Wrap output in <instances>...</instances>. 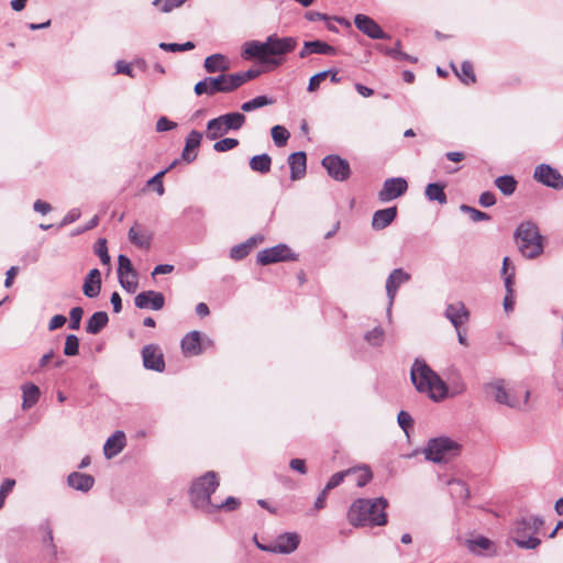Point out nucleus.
Segmentation results:
<instances>
[{"label":"nucleus","instance_id":"obj_51","mask_svg":"<svg viewBox=\"0 0 563 563\" xmlns=\"http://www.w3.org/2000/svg\"><path fill=\"white\" fill-rule=\"evenodd\" d=\"M176 164V162H174L168 168H166L165 170H162L159 173H157L152 179L148 180L147 185L148 186H154L155 190L157 191V194L159 196H162L165 191L164 189V186H163V176L172 168L174 167Z\"/></svg>","mask_w":563,"mask_h":563},{"label":"nucleus","instance_id":"obj_37","mask_svg":"<svg viewBox=\"0 0 563 563\" xmlns=\"http://www.w3.org/2000/svg\"><path fill=\"white\" fill-rule=\"evenodd\" d=\"M496 187L506 196H510L517 188V180L512 176H500L495 180Z\"/></svg>","mask_w":563,"mask_h":563},{"label":"nucleus","instance_id":"obj_48","mask_svg":"<svg viewBox=\"0 0 563 563\" xmlns=\"http://www.w3.org/2000/svg\"><path fill=\"white\" fill-rule=\"evenodd\" d=\"M461 210L463 212L467 213L470 216V218L472 219V221H474V222L490 220V217H489L488 213L483 212L481 210H477V209H475L473 207H470V206H466V205H462L461 206Z\"/></svg>","mask_w":563,"mask_h":563},{"label":"nucleus","instance_id":"obj_56","mask_svg":"<svg viewBox=\"0 0 563 563\" xmlns=\"http://www.w3.org/2000/svg\"><path fill=\"white\" fill-rule=\"evenodd\" d=\"M118 263V276H121L126 273H135L132 267L131 261L125 255H119Z\"/></svg>","mask_w":563,"mask_h":563},{"label":"nucleus","instance_id":"obj_3","mask_svg":"<svg viewBox=\"0 0 563 563\" xmlns=\"http://www.w3.org/2000/svg\"><path fill=\"white\" fill-rule=\"evenodd\" d=\"M411 382L418 391L426 393L434 401L446 397L448 387L445 383L423 361L417 360L413 363Z\"/></svg>","mask_w":563,"mask_h":563},{"label":"nucleus","instance_id":"obj_12","mask_svg":"<svg viewBox=\"0 0 563 563\" xmlns=\"http://www.w3.org/2000/svg\"><path fill=\"white\" fill-rule=\"evenodd\" d=\"M300 542V538L295 532H287L284 534H280L272 544L271 547H263L262 544L257 543V547L262 550L275 552V553H285L289 554L294 552Z\"/></svg>","mask_w":563,"mask_h":563},{"label":"nucleus","instance_id":"obj_2","mask_svg":"<svg viewBox=\"0 0 563 563\" xmlns=\"http://www.w3.org/2000/svg\"><path fill=\"white\" fill-rule=\"evenodd\" d=\"M387 507L388 501L384 497L358 498L349 507L346 518L349 523L355 528L383 527L388 522Z\"/></svg>","mask_w":563,"mask_h":563},{"label":"nucleus","instance_id":"obj_46","mask_svg":"<svg viewBox=\"0 0 563 563\" xmlns=\"http://www.w3.org/2000/svg\"><path fill=\"white\" fill-rule=\"evenodd\" d=\"M240 507V500L235 497H228L223 503L214 504L211 506V512L217 510L233 511Z\"/></svg>","mask_w":563,"mask_h":563},{"label":"nucleus","instance_id":"obj_5","mask_svg":"<svg viewBox=\"0 0 563 563\" xmlns=\"http://www.w3.org/2000/svg\"><path fill=\"white\" fill-rule=\"evenodd\" d=\"M219 486V479L214 472H207L199 477L191 486L190 499L196 508H200L206 512L211 514V495Z\"/></svg>","mask_w":563,"mask_h":563},{"label":"nucleus","instance_id":"obj_61","mask_svg":"<svg viewBox=\"0 0 563 563\" xmlns=\"http://www.w3.org/2000/svg\"><path fill=\"white\" fill-rule=\"evenodd\" d=\"M398 423L406 431L413 423L411 416L406 411H400L398 413Z\"/></svg>","mask_w":563,"mask_h":563},{"label":"nucleus","instance_id":"obj_53","mask_svg":"<svg viewBox=\"0 0 563 563\" xmlns=\"http://www.w3.org/2000/svg\"><path fill=\"white\" fill-rule=\"evenodd\" d=\"M96 253L100 257L102 264L107 265L110 263V256L108 254L107 241L101 239L96 244Z\"/></svg>","mask_w":563,"mask_h":563},{"label":"nucleus","instance_id":"obj_63","mask_svg":"<svg viewBox=\"0 0 563 563\" xmlns=\"http://www.w3.org/2000/svg\"><path fill=\"white\" fill-rule=\"evenodd\" d=\"M67 319L65 316L63 314H56L54 316L51 321H49V324H48V329L51 331L53 330H56L58 328H62L65 323H66Z\"/></svg>","mask_w":563,"mask_h":563},{"label":"nucleus","instance_id":"obj_34","mask_svg":"<svg viewBox=\"0 0 563 563\" xmlns=\"http://www.w3.org/2000/svg\"><path fill=\"white\" fill-rule=\"evenodd\" d=\"M272 167V157L268 154L255 155L250 159V168L253 172L267 174Z\"/></svg>","mask_w":563,"mask_h":563},{"label":"nucleus","instance_id":"obj_8","mask_svg":"<svg viewBox=\"0 0 563 563\" xmlns=\"http://www.w3.org/2000/svg\"><path fill=\"white\" fill-rule=\"evenodd\" d=\"M486 390L489 395L494 397V399L499 404H505L510 407H516L521 404H526L529 397V391L525 390L522 398L517 397L516 393L512 390L508 393L505 387L504 380H496L487 385Z\"/></svg>","mask_w":563,"mask_h":563},{"label":"nucleus","instance_id":"obj_19","mask_svg":"<svg viewBox=\"0 0 563 563\" xmlns=\"http://www.w3.org/2000/svg\"><path fill=\"white\" fill-rule=\"evenodd\" d=\"M181 352L185 356H197L201 354V333L199 331L188 332L180 343Z\"/></svg>","mask_w":563,"mask_h":563},{"label":"nucleus","instance_id":"obj_4","mask_svg":"<svg viewBox=\"0 0 563 563\" xmlns=\"http://www.w3.org/2000/svg\"><path fill=\"white\" fill-rule=\"evenodd\" d=\"M515 241L519 252L526 258H536L543 253V236L539 228L531 221L522 222L515 232Z\"/></svg>","mask_w":563,"mask_h":563},{"label":"nucleus","instance_id":"obj_45","mask_svg":"<svg viewBox=\"0 0 563 563\" xmlns=\"http://www.w3.org/2000/svg\"><path fill=\"white\" fill-rule=\"evenodd\" d=\"M119 277L121 286L130 292H134L137 287L136 273H126Z\"/></svg>","mask_w":563,"mask_h":563},{"label":"nucleus","instance_id":"obj_42","mask_svg":"<svg viewBox=\"0 0 563 563\" xmlns=\"http://www.w3.org/2000/svg\"><path fill=\"white\" fill-rule=\"evenodd\" d=\"M253 246H254V243L252 240L247 241L245 243L239 244L231 249L230 256L233 260H242L249 255V253Z\"/></svg>","mask_w":563,"mask_h":563},{"label":"nucleus","instance_id":"obj_7","mask_svg":"<svg viewBox=\"0 0 563 563\" xmlns=\"http://www.w3.org/2000/svg\"><path fill=\"white\" fill-rule=\"evenodd\" d=\"M245 123V115L239 112H232L220 115L207 123V137L217 140L230 130H239Z\"/></svg>","mask_w":563,"mask_h":563},{"label":"nucleus","instance_id":"obj_13","mask_svg":"<svg viewBox=\"0 0 563 563\" xmlns=\"http://www.w3.org/2000/svg\"><path fill=\"white\" fill-rule=\"evenodd\" d=\"M408 189L406 179L397 177L385 180L383 188L378 192V199L382 202H388L402 196Z\"/></svg>","mask_w":563,"mask_h":563},{"label":"nucleus","instance_id":"obj_20","mask_svg":"<svg viewBox=\"0 0 563 563\" xmlns=\"http://www.w3.org/2000/svg\"><path fill=\"white\" fill-rule=\"evenodd\" d=\"M288 164L290 167L291 180H298L306 175L307 156L305 152H296L289 155Z\"/></svg>","mask_w":563,"mask_h":563},{"label":"nucleus","instance_id":"obj_16","mask_svg":"<svg viewBox=\"0 0 563 563\" xmlns=\"http://www.w3.org/2000/svg\"><path fill=\"white\" fill-rule=\"evenodd\" d=\"M134 303L139 309L161 310L165 306V297L154 290L142 291L134 298Z\"/></svg>","mask_w":563,"mask_h":563},{"label":"nucleus","instance_id":"obj_43","mask_svg":"<svg viewBox=\"0 0 563 563\" xmlns=\"http://www.w3.org/2000/svg\"><path fill=\"white\" fill-rule=\"evenodd\" d=\"M273 103V100L268 99L267 97L265 96H258L250 101H246L244 102L242 106H241V109L245 112H249V111H252L254 109H257V108H261V107H265V106H268V104H272Z\"/></svg>","mask_w":563,"mask_h":563},{"label":"nucleus","instance_id":"obj_35","mask_svg":"<svg viewBox=\"0 0 563 563\" xmlns=\"http://www.w3.org/2000/svg\"><path fill=\"white\" fill-rule=\"evenodd\" d=\"M426 196L430 201H438L440 205L446 203L444 186L438 183L429 184L426 187Z\"/></svg>","mask_w":563,"mask_h":563},{"label":"nucleus","instance_id":"obj_10","mask_svg":"<svg viewBox=\"0 0 563 563\" xmlns=\"http://www.w3.org/2000/svg\"><path fill=\"white\" fill-rule=\"evenodd\" d=\"M322 166L338 181H344L351 176L350 164L339 155H328L322 159Z\"/></svg>","mask_w":563,"mask_h":563},{"label":"nucleus","instance_id":"obj_17","mask_svg":"<svg viewBox=\"0 0 563 563\" xmlns=\"http://www.w3.org/2000/svg\"><path fill=\"white\" fill-rule=\"evenodd\" d=\"M354 24L362 33L371 38L380 40L388 37L382 27L368 15L356 14L354 18Z\"/></svg>","mask_w":563,"mask_h":563},{"label":"nucleus","instance_id":"obj_18","mask_svg":"<svg viewBox=\"0 0 563 563\" xmlns=\"http://www.w3.org/2000/svg\"><path fill=\"white\" fill-rule=\"evenodd\" d=\"M410 279V274L401 268L394 269L386 280V292L389 303L393 305L398 288Z\"/></svg>","mask_w":563,"mask_h":563},{"label":"nucleus","instance_id":"obj_57","mask_svg":"<svg viewBox=\"0 0 563 563\" xmlns=\"http://www.w3.org/2000/svg\"><path fill=\"white\" fill-rule=\"evenodd\" d=\"M194 91L197 96H201L203 93H208L210 96L214 95L213 89L211 88V84L208 82V77L203 80L197 82L195 85Z\"/></svg>","mask_w":563,"mask_h":563},{"label":"nucleus","instance_id":"obj_26","mask_svg":"<svg viewBox=\"0 0 563 563\" xmlns=\"http://www.w3.org/2000/svg\"><path fill=\"white\" fill-rule=\"evenodd\" d=\"M232 78H234L233 74L220 75L218 77H208V82L211 84V88L214 93H227L238 89L236 84Z\"/></svg>","mask_w":563,"mask_h":563},{"label":"nucleus","instance_id":"obj_25","mask_svg":"<svg viewBox=\"0 0 563 563\" xmlns=\"http://www.w3.org/2000/svg\"><path fill=\"white\" fill-rule=\"evenodd\" d=\"M203 66L209 74L224 73L230 69L231 63L225 55L212 54L205 59Z\"/></svg>","mask_w":563,"mask_h":563},{"label":"nucleus","instance_id":"obj_50","mask_svg":"<svg viewBox=\"0 0 563 563\" xmlns=\"http://www.w3.org/2000/svg\"><path fill=\"white\" fill-rule=\"evenodd\" d=\"M330 73H331V70H324V71L313 75L309 80L307 90L309 92H316L320 88L321 82L324 81L329 77Z\"/></svg>","mask_w":563,"mask_h":563},{"label":"nucleus","instance_id":"obj_11","mask_svg":"<svg viewBox=\"0 0 563 563\" xmlns=\"http://www.w3.org/2000/svg\"><path fill=\"white\" fill-rule=\"evenodd\" d=\"M296 260L291 250L285 245L279 244L269 249H265L257 254V262L261 265H269L278 262H286Z\"/></svg>","mask_w":563,"mask_h":563},{"label":"nucleus","instance_id":"obj_15","mask_svg":"<svg viewBox=\"0 0 563 563\" xmlns=\"http://www.w3.org/2000/svg\"><path fill=\"white\" fill-rule=\"evenodd\" d=\"M533 177L541 184L555 189L563 188V176L550 165H539L533 174Z\"/></svg>","mask_w":563,"mask_h":563},{"label":"nucleus","instance_id":"obj_31","mask_svg":"<svg viewBox=\"0 0 563 563\" xmlns=\"http://www.w3.org/2000/svg\"><path fill=\"white\" fill-rule=\"evenodd\" d=\"M108 321L107 312H95L87 321L86 331L90 334H97L107 325Z\"/></svg>","mask_w":563,"mask_h":563},{"label":"nucleus","instance_id":"obj_27","mask_svg":"<svg viewBox=\"0 0 563 563\" xmlns=\"http://www.w3.org/2000/svg\"><path fill=\"white\" fill-rule=\"evenodd\" d=\"M101 289V274L99 269L93 268L85 278L82 291L88 298H95L99 295Z\"/></svg>","mask_w":563,"mask_h":563},{"label":"nucleus","instance_id":"obj_30","mask_svg":"<svg viewBox=\"0 0 563 563\" xmlns=\"http://www.w3.org/2000/svg\"><path fill=\"white\" fill-rule=\"evenodd\" d=\"M349 476H352L358 487L365 486L373 478V473L367 465L351 467L346 470Z\"/></svg>","mask_w":563,"mask_h":563},{"label":"nucleus","instance_id":"obj_55","mask_svg":"<svg viewBox=\"0 0 563 563\" xmlns=\"http://www.w3.org/2000/svg\"><path fill=\"white\" fill-rule=\"evenodd\" d=\"M346 476H349L347 473H346V470L333 474L330 477V479L327 483V485L324 486L325 492H330L331 489L338 487L344 481V477H346Z\"/></svg>","mask_w":563,"mask_h":563},{"label":"nucleus","instance_id":"obj_29","mask_svg":"<svg viewBox=\"0 0 563 563\" xmlns=\"http://www.w3.org/2000/svg\"><path fill=\"white\" fill-rule=\"evenodd\" d=\"M129 240L140 249H150L152 234L148 231L141 230L139 224H134L129 230Z\"/></svg>","mask_w":563,"mask_h":563},{"label":"nucleus","instance_id":"obj_21","mask_svg":"<svg viewBox=\"0 0 563 563\" xmlns=\"http://www.w3.org/2000/svg\"><path fill=\"white\" fill-rule=\"evenodd\" d=\"M397 217V207L377 210L372 218V228L376 231L387 228Z\"/></svg>","mask_w":563,"mask_h":563},{"label":"nucleus","instance_id":"obj_39","mask_svg":"<svg viewBox=\"0 0 563 563\" xmlns=\"http://www.w3.org/2000/svg\"><path fill=\"white\" fill-rule=\"evenodd\" d=\"M492 547L493 542L483 536L467 541V548L472 552H478V550L488 551L492 549Z\"/></svg>","mask_w":563,"mask_h":563},{"label":"nucleus","instance_id":"obj_54","mask_svg":"<svg viewBox=\"0 0 563 563\" xmlns=\"http://www.w3.org/2000/svg\"><path fill=\"white\" fill-rule=\"evenodd\" d=\"M82 314H84V310L81 307H75L70 310V312H69V316H70L69 328L70 329H73V330L79 329Z\"/></svg>","mask_w":563,"mask_h":563},{"label":"nucleus","instance_id":"obj_59","mask_svg":"<svg viewBox=\"0 0 563 563\" xmlns=\"http://www.w3.org/2000/svg\"><path fill=\"white\" fill-rule=\"evenodd\" d=\"M176 123L167 119L166 117H162L156 122V131L165 132L176 128Z\"/></svg>","mask_w":563,"mask_h":563},{"label":"nucleus","instance_id":"obj_28","mask_svg":"<svg viewBox=\"0 0 563 563\" xmlns=\"http://www.w3.org/2000/svg\"><path fill=\"white\" fill-rule=\"evenodd\" d=\"M67 483L74 489L88 492L92 488L95 478L89 474L74 472L68 475Z\"/></svg>","mask_w":563,"mask_h":563},{"label":"nucleus","instance_id":"obj_38","mask_svg":"<svg viewBox=\"0 0 563 563\" xmlns=\"http://www.w3.org/2000/svg\"><path fill=\"white\" fill-rule=\"evenodd\" d=\"M271 133H272L274 143L278 147L285 146L290 136V133L288 132V130L282 125L273 126L271 130Z\"/></svg>","mask_w":563,"mask_h":563},{"label":"nucleus","instance_id":"obj_33","mask_svg":"<svg viewBox=\"0 0 563 563\" xmlns=\"http://www.w3.org/2000/svg\"><path fill=\"white\" fill-rule=\"evenodd\" d=\"M22 393H23V409H29L33 407L38 398H40V388L32 384L27 383L22 386Z\"/></svg>","mask_w":563,"mask_h":563},{"label":"nucleus","instance_id":"obj_40","mask_svg":"<svg viewBox=\"0 0 563 563\" xmlns=\"http://www.w3.org/2000/svg\"><path fill=\"white\" fill-rule=\"evenodd\" d=\"M309 46L311 47L312 54H322V55H330V56H333L336 54V49L333 46L329 45L325 42L319 41V40L309 42Z\"/></svg>","mask_w":563,"mask_h":563},{"label":"nucleus","instance_id":"obj_9","mask_svg":"<svg viewBox=\"0 0 563 563\" xmlns=\"http://www.w3.org/2000/svg\"><path fill=\"white\" fill-rule=\"evenodd\" d=\"M542 526H543V520L541 518L529 517V518L522 519L520 522H518V526H517V537L515 539L516 543L520 548L536 549L541 543V541L538 538L529 537L527 540H525V539L520 538L519 534L521 532L522 533H526V532L537 533L542 528Z\"/></svg>","mask_w":563,"mask_h":563},{"label":"nucleus","instance_id":"obj_24","mask_svg":"<svg viewBox=\"0 0 563 563\" xmlns=\"http://www.w3.org/2000/svg\"><path fill=\"white\" fill-rule=\"evenodd\" d=\"M202 134L196 130L191 131L186 139L181 157L185 162L191 163L197 157V148L200 146Z\"/></svg>","mask_w":563,"mask_h":563},{"label":"nucleus","instance_id":"obj_58","mask_svg":"<svg viewBox=\"0 0 563 563\" xmlns=\"http://www.w3.org/2000/svg\"><path fill=\"white\" fill-rule=\"evenodd\" d=\"M384 332L382 329L375 328L366 334V340L374 345H379L383 342Z\"/></svg>","mask_w":563,"mask_h":563},{"label":"nucleus","instance_id":"obj_60","mask_svg":"<svg viewBox=\"0 0 563 563\" xmlns=\"http://www.w3.org/2000/svg\"><path fill=\"white\" fill-rule=\"evenodd\" d=\"M479 205L482 207H492L496 203L495 195L490 191H485L479 196Z\"/></svg>","mask_w":563,"mask_h":563},{"label":"nucleus","instance_id":"obj_44","mask_svg":"<svg viewBox=\"0 0 563 563\" xmlns=\"http://www.w3.org/2000/svg\"><path fill=\"white\" fill-rule=\"evenodd\" d=\"M188 0H154L153 5L157 7L159 11L168 13L174 9L181 7Z\"/></svg>","mask_w":563,"mask_h":563},{"label":"nucleus","instance_id":"obj_1","mask_svg":"<svg viewBox=\"0 0 563 563\" xmlns=\"http://www.w3.org/2000/svg\"><path fill=\"white\" fill-rule=\"evenodd\" d=\"M298 45L296 37L269 35L265 42L250 41L244 44L243 57L258 59L261 63L278 67L286 62V55Z\"/></svg>","mask_w":563,"mask_h":563},{"label":"nucleus","instance_id":"obj_32","mask_svg":"<svg viewBox=\"0 0 563 563\" xmlns=\"http://www.w3.org/2000/svg\"><path fill=\"white\" fill-rule=\"evenodd\" d=\"M452 68L459 79L465 85H473L476 82V76L473 64L468 60L462 63L461 68L457 69L452 65Z\"/></svg>","mask_w":563,"mask_h":563},{"label":"nucleus","instance_id":"obj_6","mask_svg":"<svg viewBox=\"0 0 563 563\" xmlns=\"http://www.w3.org/2000/svg\"><path fill=\"white\" fill-rule=\"evenodd\" d=\"M461 452V445L445 437L431 439L423 450L426 459L434 463L449 462Z\"/></svg>","mask_w":563,"mask_h":563},{"label":"nucleus","instance_id":"obj_62","mask_svg":"<svg viewBox=\"0 0 563 563\" xmlns=\"http://www.w3.org/2000/svg\"><path fill=\"white\" fill-rule=\"evenodd\" d=\"M289 466L292 471L299 472L300 474L307 473L306 461L302 459H292Z\"/></svg>","mask_w":563,"mask_h":563},{"label":"nucleus","instance_id":"obj_22","mask_svg":"<svg viewBox=\"0 0 563 563\" xmlns=\"http://www.w3.org/2000/svg\"><path fill=\"white\" fill-rule=\"evenodd\" d=\"M126 439L123 431H115L104 443L103 453L107 459L118 455L125 446Z\"/></svg>","mask_w":563,"mask_h":563},{"label":"nucleus","instance_id":"obj_36","mask_svg":"<svg viewBox=\"0 0 563 563\" xmlns=\"http://www.w3.org/2000/svg\"><path fill=\"white\" fill-rule=\"evenodd\" d=\"M514 277H515V268H511V273L505 278V287L507 290V295L504 298V309L507 313L514 310L515 299H514Z\"/></svg>","mask_w":563,"mask_h":563},{"label":"nucleus","instance_id":"obj_14","mask_svg":"<svg viewBox=\"0 0 563 563\" xmlns=\"http://www.w3.org/2000/svg\"><path fill=\"white\" fill-rule=\"evenodd\" d=\"M143 365L147 369L163 372L165 369L164 354L156 344H147L142 349Z\"/></svg>","mask_w":563,"mask_h":563},{"label":"nucleus","instance_id":"obj_49","mask_svg":"<svg viewBox=\"0 0 563 563\" xmlns=\"http://www.w3.org/2000/svg\"><path fill=\"white\" fill-rule=\"evenodd\" d=\"M159 47L166 52H185L190 51L195 48V44L192 42H186L184 44H177V43H161Z\"/></svg>","mask_w":563,"mask_h":563},{"label":"nucleus","instance_id":"obj_23","mask_svg":"<svg viewBox=\"0 0 563 563\" xmlns=\"http://www.w3.org/2000/svg\"><path fill=\"white\" fill-rule=\"evenodd\" d=\"M445 314L456 330H459V328L466 323L470 317L466 307L462 302L450 305L446 308Z\"/></svg>","mask_w":563,"mask_h":563},{"label":"nucleus","instance_id":"obj_52","mask_svg":"<svg viewBox=\"0 0 563 563\" xmlns=\"http://www.w3.org/2000/svg\"><path fill=\"white\" fill-rule=\"evenodd\" d=\"M238 145H239V140L227 137V139L216 142L213 144V150L216 152H227V151L235 148Z\"/></svg>","mask_w":563,"mask_h":563},{"label":"nucleus","instance_id":"obj_47","mask_svg":"<svg viewBox=\"0 0 563 563\" xmlns=\"http://www.w3.org/2000/svg\"><path fill=\"white\" fill-rule=\"evenodd\" d=\"M79 353V340L76 335L69 334L66 336L64 354L67 356H75Z\"/></svg>","mask_w":563,"mask_h":563},{"label":"nucleus","instance_id":"obj_41","mask_svg":"<svg viewBox=\"0 0 563 563\" xmlns=\"http://www.w3.org/2000/svg\"><path fill=\"white\" fill-rule=\"evenodd\" d=\"M261 74V70L260 69H256V68H251L246 71H241V73H235L233 74L234 75V81L236 84V87H241L242 85H244L245 82L250 81V80H253L255 79L256 77H258Z\"/></svg>","mask_w":563,"mask_h":563},{"label":"nucleus","instance_id":"obj_64","mask_svg":"<svg viewBox=\"0 0 563 563\" xmlns=\"http://www.w3.org/2000/svg\"><path fill=\"white\" fill-rule=\"evenodd\" d=\"M34 210L36 212L42 213V214H46V213H48L52 210V206L48 202H46V201L36 200L34 202Z\"/></svg>","mask_w":563,"mask_h":563}]
</instances>
